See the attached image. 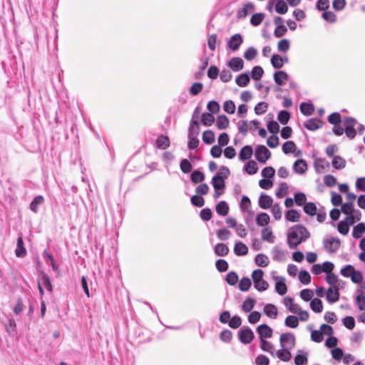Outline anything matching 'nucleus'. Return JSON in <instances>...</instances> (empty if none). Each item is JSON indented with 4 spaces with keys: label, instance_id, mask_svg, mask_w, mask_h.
Instances as JSON below:
<instances>
[{
    "label": "nucleus",
    "instance_id": "c756f323",
    "mask_svg": "<svg viewBox=\"0 0 365 365\" xmlns=\"http://www.w3.org/2000/svg\"><path fill=\"white\" fill-rule=\"evenodd\" d=\"M269 221L270 217L269 215L265 212L259 213L256 218V222L257 225L261 227L267 225Z\"/></svg>",
    "mask_w": 365,
    "mask_h": 365
},
{
    "label": "nucleus",
    "instance_id": "9d476101",
    "mask_svg": "<svg viewBox=\"0 0 365 365\" xmlns=\"http://www.w3.org/2000/svg\"><path fill=\"white\" fill-rule=\"evenodd\" d=\"M242 42L243 39L242 36L239 34H236L230 38L227 42V46L231 50L237 51L239 49Z\"/></svg>",
    "mask_w": 365,
    "mask_h": 365
},
{
    "label": "nucleus",
    "instance_id": "ddd939ff",
    "mask_svg": "<svg viewBox=\"0 0 365 365\" xmlns=\"http://www.w3.org/2000/svg\"><path fill=\"white\" fill-rule=\"evenodd\" d=\"M327 299L330 303H334L338 301L339 293L337 287H330L326 294Z\"/></svg>",
    "mask_w": 365,
    "mask_h": 365
},
{
    "label": "nucleus",
    "instance_id": "338daca9",
    "mask_svg": "<svg viewBox=\"0 0 365 365\" xmlns=\"http://www.w3.org/2000/svg\"><path fill=\"white\" fill-rule=\"evenodd\" d=\"M255 301L254 299L249 298L244 301L242 308L245 312H250L254 307Z\"/></svg>",
    "mask_w": 365,
    "mask_h": 365
},
{
    "label": "nucleus",
    "instance_id": "5701e85b",
    "mask_svg": "<svg viewBox=\"0 0 365 365\" xmlns=\"http://www.w3.org/2000/svg\"><path fill=\"white\" fill-rule=\"evenodd\" d=\"M234 252L237 256L246 255L248 252V247L242 242H237L234 246Z\"/></svg>",
    "mask_w": 365,
    "mask_h": 365
},
{
    "label": "nucleus",
    "instance_id": "49530a36",
    "mask_svg": "<svg viewBox=\"0 0 365 365\" xmlns=\"http://www.w3.org/2000/svg\"><path fill=\"white\" fill-rule=\"evenodd\" d=\"M331 163L336 169H342L346 165V161L339 155L334 156Z\"/></svg>",
    "mask_w": 365,
    "mask_h": 365
},
{
    "label": "nucleus",
    "instance_id": "a18cd8bd",
    "mask_svg": "<svg viewBox=\"0 0 365 365\" xmlns=\"http://www.w3.org/2000/svg\"><path fill=\"white\" fill-rule=\"evenodd\" d=\"M290 48V42L287 38L279 41L277 43V49L279 52L286 53Z\"/></svg>",
    "mask_w": 365,
    "mask_h": 365
},
{
    "label": "nucleus",
    "instance_id": "6ab92c4d",
    "mask_svg": "<svg viewBox=\"0 0 365 365\" xmlns=\"http://www.w3.org/2000/svg\"><path fill=\"white\" fill-rule=\"evenodd\" d=\"M253 154V149L250 145H245L240 151L239 159L242 161L249 160Z\"/></svg>",
    "mask_w": 365,
    "mask_h": 365
},
{
    "label": "nucleus",
    "instance_id": "39448f33",
    "mask_svg": "<svg viewBox=\"0 0 365 365\" xmlns=\"http://www.w3.org/2000/svg\"><path fill=\"white\" fill-rule=\"evenodd\" d=\"M238 336L240 341L244 344L250 343L254 339V333L252 330L247 327H243L239 331Z\"/></svg>",
    "mask_w": 365,
    "mask_h": 365
},
{
    "label": "nucleus",
    "instance_id": "aec40b11",
    "mask_svg": "<svg viewBox=\"0 0 365 365\" xmlns=\"http://www.w3.org/2000/svg\"><path fill=\"white\" fill-rule=\"evenodd\" d=\"M308 353L303 350H298L297 354L294 358V364L296 365H307L308 361Z\"/></svg>",
    "mask_w": 365,
    "mask_h": 365
},
{
    "label": "nucleus",
    "instance_id": "20e7f679",
    "mask_svg": "<svg viewBox=\"0 0 365 365\" xmlns=\"http://www.w3.org/2000/svg\"><path fill=\"white\" fill-rule=\"evenodd\" d=\"M281 348L293 349L295 346L296 339L293 334L283 333L279 337Z\"/></svg>",
    "mask_w": 365,
    "mask_h": 365
},
{
    "label": "nucleus",
    "instance_id": "393cba45",
    "mask_svg": "<svg viewBox=\"0 0 365 365\" xmlns=\"http://www.w3.org/2000/svg\"><path fill=\"white\" fill-rule=\"evenodd\" d=\"M15 254L17 257H23L26 255V250L24 247L22 237L20 236L17 240Z\"/></svg>",
    "mask_w": 365,
    "mask_h": 365
},
{
    "label": "nucleus",
    "instance_id": "774afa93",
    "mask_svg": "<svg viewBox=\"0 0 365 365\" xmlns=\"http://www.w3.org/2000/svg\"><path fill=\"white\" fill-rule=\"evenodd\" d=\"M257 54V50L253 47H250L244 53V58L247 61H252Z\"/></svg>",
    "mask_w": 365,
    "mask_h": 365
},
{
    "label": "nucleus",
    "instance_id": "c03bdc74",
    "mask_svg": "<svg viewBox=\"0 0 365 365\" xmlns=\"http://www.w3.org/2000/svg\"><path fill=\"white\" fill-rule=\"evenodd\" d=\"M216 125L220 130L225 129L229 125V120L224 115H219L217 118Z\"/></svg>",
    "mask_w": 365,
    "mask_h": 365
},
{
    "label": "nucleus",
    "instance_id": "2f4dec72",
    "mask_svg": "<svg viewBox=\"0 0 365 365\" xmlns=\"http://www.w3.org/2000/svg\"><path fill=\"white\" fill-rule=\"evenodd\" d=\"M314 108L312 103L304 102L300 104V111L304 115H311L314 113Z\"/></svg>",
    "mask_w": 365,
    "mask_h": 365
},
{
    "label": "nucleus",
    "instance_id": "6e6d98bb",
    "mask_svg": "<svg viewBox=\"0 0 365 365\" xmlns=\"http://www.w3.org/2000/svg\"><path fill=\"white\" fill-rule=\"evenodd\" d=\"M251 73H252V78L254 80L258 81L262 78V76L264 73V71L261 66H256L253 67Z\"/></svg>",
    "mask_w": 365,
    "mask_h": 365
},
{
    "label": "nucleus",
    "instance_id": "5fc2aeb1",
    "mask_svg": "<svg viewBox=\"0 0 365 365\" xmlns=\"http://www.w3.org/2000/svg\"><path fill=\"white\" fill-rule=\"evenodd\" d=\"M264 18V14L262 13L255 14L250 19V23L255 26H259L262 22Z\"/></svg>",
    "mask_w": 365,
    "mask_h": 365
},
{
    "label": "nucleus",
    "instance_id": "412c9836",
    "mask_svg": "<svg viewBox=\"0 0 365 365\" xmlns=\"http://www.w3.org/2000/svg\"><path fill=\"white\" fill-rule=\"evenodd\" d=\"M293 169L298 174H304L307 170V164L303 159L297 160L293 165Z\"/></svg>",
    "mask_w": 365,
    "mask_h": 365
},
{
    "label": "nucleus",
    "instance_id": "bf43d9fd",
    "mask_svg": "<svg viewBox=\"0 0 365 365\" xmlns=\"http://www.w3.org/2000/svg\"><path fill=\"white\" fill-rule=\"evenodd\" d=\"M190 178L194 183H198L204 180L205 176L202 172L195 170L191 174Z\"/></svg>",
    "mask_w": 365,
    "mask_h": 365
},
{
    "label": "nucleus",
    "instance_id": "4c0bfd02",
    "mask_svg": "<svg viewBox=\"0 0 365 365\" xmlns=\"http://www.w3.org/2000/svg\"><path fill=\"white\" fill-rule=\"evenodd\" d=\"M255 262L257 264V265L262 267H265L269 264V258L263 255V254H258L256 255Z\"/></svg>",
    "mask_w": 365,
    "mask_h": 365
},
{
    "label": "nucleus",
    "instance_id": "dca6fc26",
    "mask_svg": "<svg viewBox=\"0 0 365 365\" xmlns=\"http://www.w3.org/2000/svg\"><path fill=\"white\" fill-rule=\"evenodd\" d=\"M272 198L266 194H262L259 197V205L262 209H268L272 206Z\"/></svg>",
    "mask_w": 365,
    "mask_h": 365
},
{
    "label": "nucleus",
    "instance_id": "680f3d73",
    "mask_svg": "<svg viewBox=\"0 0 365 365\" xmlns=\"http://www.w3.org/2000/svg\"><path fill=\"white\" fill-rule=\"evenodd\" d=\"M314 297V292L309 289H304L300 292V297L306 301H310Z\"/></svg>",
    "mask_w": 365,
    "mask_h": 365
},
{
    "label": "nucleus",
    "instance_id": "e2e57ef3",
    "mask_svg": "<svg viewBox=\"0 0 365 365\" xmlns=\"http://www.w3.org/2000/svg\"><path fill=\"white\" fill-rule=\"evenodd\" d=\"M180 167L184 173H189L192 170V165L187 159H182L180 161Z\"/></svg>",
    "mask_w": 365,
    "mask_h": 365
},
{
    "label": "nucleus",
    "instance_id": "a878e982",
    "mask_svg": "<svg viewBox=\"0 0 365 365\" xmlns=\"http://www.w3.org/2000/svg\"><path fill=\"white\" fill-rule=\"evenodd\" d=\"M264 312L268 317L275 319L277 316V308L272 304H267L264 307Z\"/></svg>",
    "mask_w": 365,
    "mask_h": 365
},
{
    "label": "nucleus",
    "instance_id": "864d4df0",
    "mask_svg": "<svg viewBox=\"0 0 365 365\" xmlns=\"http://www.w3.org/2000/svg\"><path fill=\"white\" fill-rule=\"evenodd\" d=\"M251 279L248 277H243L239 283V289L242 292H247L251 287Z\"/></svg>",
    "mask_w": 365,
    "mask_h": 365
},
{
    "label": "nucleus",
    "instance_id": "a19ab883",
    "mask_svg": "<svg viewBox=\"0 0 365 365\" xmlns=\"http://www.w3.org/2000/svg\"><path fill=\"white\" fill-rule=\"evenodd\" d=\"M271 63L275 68H281L284 64V58L278 54H274L271 58Z\"/></svg>",
    "mask_w": 365,
    "mask_h": 365
},
{
    "label": "nucleus",
    "instance_id": "37998d69",
    "mask_svg": "<svg viewBox=\"0 0 365 365\" xmlns=\"http://www.w3.org/2000/svg\"><path fill=\"white\" fill-rule=\"evenodd\" d=\"M201 121L205 126H210L215 121V118L212 113H204L201 116Z\"/></svg>",
    "mask_w": 365,
    "mask_h": 365
},
{
    "label": "nucleus",
    "instance_id": "603ef678",
    "mask_svg": "<svg viewBox=\"0 0 365 365\" xmlns=\"http://www.w3.org/2000/svg\"><path fill=\"white\" fill-rule=\"evenodd\" d=\"M304 211L309 215H315L317 214V206L313 202L305 203L304 205Z\"/></svg>",
    "mask_w": 365,
    "mask_h": 365
},
{
    "label": "nucleus",
    "instance_id": "0eeeda50",
    "mask_svg": "<svg viewBox=\"0 0 365 365\" xmlns=\"http://www.w3.org/2000/svg\"><path fill=\"white\" fill-rule=\"evenodd\" d=\"M324 249L329 252H335L340 247V240L336 237L325 239L323 242Z\"/></svg>",
    "mask_w": 365,
    "mask_h": 365
},
{
    "label": "nucleus",
    "instance_id": "a211bd4d",
    "mask_svg": "<svg viewBox=\"0 0 365 365\" xmlns=\"http://www.w3.org/2000/svg\"><path fill=\"white\" fill-rule=\"evenodd\" d=\"M292 349L282 348L281 349L276 351L275 356L283 361H289L292 359V354L290 352V350Z\"/></svg>",
    "mask_w": 365,
    "mask_h": 365
},
{
    "label": "nucleus",
    "instance_id": "1a4fd4ad",
    "mask_svg": "<svg viewBox=\"0 0 365 365\" xmlns=\"http://www.w3.org/2000/svg\"><path fill=\"white\" fill-rule=\"evenodd\" d=\"M314 166L317 173H322L329 170V163L324 158H317L314 162Z\"/></svg>",
    "mask_w": 365,
    "mask_h": 365
},
{
    "label": "nucleus",
    "instance_id": "c9c22d12",
    "mask_svg": "<svg viewBox=\"0 0 365 365\" xmlns=\"http://www.w3.org/2000/svg\"><path fill=\"white\" fill-rule=\"evenodd\" d=\"M38 282H41V286L45 287L48 291H52V284L51 283L50 278L47 274L42 273L40 279L38 280Z\"/></svg>",
    "mask_w": 365,
    "mask_h": 365
},
{
    "label": "nucleus",
    "instance_id": "69168bd1",
    "mask_svg": "<svg viewBox=\"0 0 365 365\" xmlns=\"http://www.w3.org/2000/svg\"><path fill=\"white\" fill-rule=\"evenodd\" d=\"M328 121L329 123L335 125L340 124L341 121V115L339 113H332L329 117H328Z\"/></svg>",
    "mask_w": 365,
    "mask_h": 365
},
{
    "label": "nucleus",
    "instance_id": "052dcab7",
    "mask_svg": "<svg viewBox=\"0 0 365 365\" xmlns=\"http://www.w3.org/2000/svg\"><path fill=\"white\" fill-rule=\"evenodd\" d=\"M271 212L276 220H279L282 218V209L279 205L274 204L271 207Z\"/></svg>",
    "mask_w": 365,
    "mask_h": 365
},
{
    "label": "nucleus",
    "instance_id": "4d7b16f0",
    "mask_svg": "<svg viewBox=\"0 0 365 365\" xmlns=\"http://www.w3.org/2000/svg\"><path fill=\"white\" fill-rule=\"evenodd\" d=\"M299 279L304 284H308L311 282V276L306 270H302L299 273Z\"/></svg>",
    "mask_w": 365,
    "mask_h": 365
},
{
    "label": "nucleus",
    "instance_id": "09e8293b",
    "mask_svg": "<svg viewBox=\"0 0 365 365\" xmlns=\"http://www.w3.org/2000/svg\"><path fill=\"white\" fill-rule=\"evenodd\" d=\"M276 1L275 10L278 14H284L287 11L288 7L282 0H274Z\"/></svg>",
    "mask_w": 365,
    "mask_h": 365
},
{
    "label": "nucleus",
    "instance_id": "72a5a7b5",
    "mask_svg": "<svg viewBox=\"0 0 365 365\" xmlns=\"http://www.w3.org/2000/svg\"><path fill=\"white\" fill-rule=\"evenodd\" d=\"M212 184L215 190H222L225 186V180L216 175L212 178Z\"/></svg>",
    "mask_w": 365,
    "mask_h": 365
},
{
    "label": "nucleus",
    "instance_id": "473e14b6",
    "mask_svg": "<svg viewBox=\"0 0 365 365\" xmlns=\"http://www.w3.org/2000/svg\"><path fill=\"white\" fill-rule=\"evenodd\" d=\"M170 145V140L168 137L160 135L156 140V146L159 149H166Z\"/></svg>",
    "mask_w": 365,
    "mask_h": 365
},
{
    "label": "nucleus",
    "instance_id": "8fccbe9b",
    "mask_svg": "<svg viewBox=\"0 0 365 365\" xmlns=\"http://www.w3.org/2000/svg\"><path fill=\"white\" fill-rule=\"evenodd\" d=\"M296 150V145L293 141H287L282 145V151L284 154L294 153Z\"/></svg>",
    "mask_w": 365,
    "mask_h": 365
},
{
    "label": "nucleus",
    "instance_id": "3c124183",
    "mask_svg": "<svg viewBox=\"0 0 365 365\" xmlns=\"http://www.w3.org/2000/svg\"><path fill=\"white\" fill-rule=\"evenodd\" d=\"M284 324L290 328H296L299 324L298 318L293 315L288 316L285 319Z\"/></svg>",
    "mask_w": 365,
    "mask_h": 365
},
{
    "label": "nucleus",
    "instance_id": "4468645a",
    "mask_svg": "<svg viewBox=\"0 0 365 365\" xmlns=\"http://www.w3.org/2000/svg\"><path fill=\"white\" fill-rule=\"evenodd\" d=\"M274 82L279 86H283L286 84L288 81V75L286 72L283 71H279L274 73Z\"/></svg>",
    "mask_w": 365,
    "mask_h": 365
},
{
    "label": "nucleus",
    "instance_id": "6e6552de",
    "mask_svg": "<svg viewBox=\"0 0 365 365\" xmlns=\"http://www.w3.org/2000/svg\"><path fill=\"white\" fill-rule=\"evenodd\" d=\"M257 332L259 334L261 341L267 338H271L273 331L268 325L261 324L257 327Z\"/></svg>",
    "mask_w": 365,
    "mask_h": 365
},
{
    "label": "nucleus",
    "instance_id": "bb28decb",
    "mask_svg": "<svg viewBox=\"0 0 365 365\" xmlns=\"http://www.w3.org/2000/svg\"><path fill=\"white\" fill-rule=\"evenodd\" d=\"M261 235H262V239L264 241H267L268 242H273L274 240V237L273 235L272 229L269 227H265L262 230Z\"/></svg>",
    "mask_w": 365,
    "mask_h": 365
},
{
    "label": "nucleus",
    "instance_id": "b1692460",
    "mask_svg": "<svg viewBox=\"0 0 365 365\" xmlns=\"http://www.w3.org/2000/svg\"><path fill=\"white\" fill-rule=\"evenodd\" d=\"M200 133L199 122L197 120L190 121L188 137H197Z\"/></svg>",
    "mask_w": 365,
    "mask_h": 365
},
{
    "label": "nucleus",
    "instance_id": "e433bc0d",
    "mask_svg": "<svg viewBox=\"0 0 365 365\" xmlns=\"http://www.w3.org/2000/svg\"><path fill=\"white\" fill-rule=\"evenodd\" d=\"M285 218L288 221L296 222L299 221L300 215L295 210H289L286 212Z\"/></svg>",
    "mask_w": 365,
    "mask_h": 365
},
{
    "label": "nucleus",
    "instance_id": "2eb2a0df",
    "mask_svg": "<svg viewBox=\"0 0 365 365\" xmlns=\"http://www.w3.org/2000/svg\"><path fill=\"white\" fill-rule=\"evenodd\" d=\"M322 125V120L319 118H310L304 123L306 128L312 131L320 128Z\"/></svg>",
    "mask_w": 365,
    "mask_h": 365
},
{
    "label": "nucleus",
    "instance_id": "58836bf2",
    "mask_svg": "<svg viewBox=\"0 0 365 365\" xmlns=\"http://www.w3.org/2000/svg\"><path fill=\"white\" fill-rule=\"evenodd\" d=\"M44 202V198L41 195L36 196L31 202L30 209L35 213L38 210V206Z\"/></svg>",
    "mask_w": 365,
    "mask_h": 365
},
{
    "label": "nucleus",
    "instance_id": "4be33fe9",
    "mask_svg": "<svg viewBox=\"0 0 365 365\" xmlns=\"http://www.w3.org/2000/svg\"><path fill=\"white\" fill-rule=\"evenodd\" d=\"M260 348L262 351L268 352L272 356H275L276 350L274 345L271 342L267 341L266 339L261 340Z\"/></svg>",
    "mask_w": 365,
    "mask_h": 365
},
{
    "label": "nucleus",
    "instance_id": "f257e3e1",
    "mask_svg": "<svg viewBox=\"0 0 365 365\" xmlns=\"http://www.w3.org/2000/svg\"><path fill=\"white\" fill-rule=\"evenodd\" d=\"M309 232L302 225H295L287 233V243L291 249L297 247L309 237Z\"/></svg>",
    "mask_w": 365,
    "mask_h": 365
},
{
    "label": "nucleus",
    "instance_id": "c85d7f7f",
    "mask_svg": "<svg viewBox=\"0 0 365 365\" xmlns=\"http://www.w3.org/2000/svg\"><path fill=\"white\" fill-rule=\"evenodd\" d=\"M215 209L217 213L222 216L227 215L229 212V206L225 201H220L217 204Z\"/></svg>",
    "mask_w": 365,
    "mask_h": 365
},
{
    "label": "nucleus",
    "instance_id": "cd10ccee",
    "mask_svg": "<svg viewBox=\"0 0 365 365\" xmlns=\"http://www.w3.org/2000/svg\"><path fill=\"white\" fill-rule=\"evenodd\" d=\"M365 232V223L360 222L354 227L352 236L354 238L358 239Z\"/></svg>",
    "mask_w": 365,
    "mask_h": 365
},
{
    "label": "nucleus",
    "instance_id": "f704fd0d",
    "mask_svg": "<svg viewBox=\"0 0 365 365\" xmlns=\"http://www.w3.org/2000/svg\"><path fill=\"white\" fill-rule=\"evenodd\" d=\"M250 78L248 73H242L236 78V83L240 87H245L250 82Z\"/></svg>",
    "mask_w": 365,
    "mask_h": 365
},
{
    "label": "nucleus",
    "instance_id": "ea45409f",
    "mask_svg": "<svg viewBox=\"0 0 365 365\" xmlns=\"http://www.w3.org/2000/svg\"><path fill=\"white\" fill-rule=\"evenodd\" d=\"M310 307L316 313H320L323 310L322 302L318 298H314L311 301Z\"/></svg>",
    "mask_w": 365,
    "mask_h": 365
},
{
    "label": "nucleus",
    "instance_id": "423d86ee",
    "mask_svg": "<svg viewBox=\"0 0 365 365\" xmlns=\"http://www.w3.org/2000/svg\"><path fill=\"white\" fill-rule=\"evenodd\" d=\"M271 153L264 145H258L255 150V158L262 163H265L270 158Z\"/></svg>",
    "mask_w": 365,
    "mask_h": 365
},
{
    "label": "nucleus",
    "instance_id": "f8f14e48",
    "mask_svg": "<svg viewBox=\"0 0 365 365\" xmlns=\"http://www.w3.org/2000/svg\"><path fill=\"white\" fill-rule=\"evenodd\" d=\"M228 66L233 71H240L243 68L244 66V62L241 58L239 57H235L232 58L229 62H228Z\"/></svg>",
    "mask_w": 365,
    "mask_h": 365
},
{
    "label": "nucleus",
    "instance_id": "79ce46f5",
    "mask_svg": "<svg viewBox=\"0 0 365 365\" xmlns=\"http://www.w3.org/2000/svg\"><path fill=\"white\" fill-rule=\"evenodd\" d=\"M246 173H247L250 175L255 174L258 170V167L254 160H250L244 168Z\"/></svg>",
    "mask_w": 365,
    "mask_h": 365
},
{
    "label": "nucleus",
    "instance_id": "7c9ffc66",
    "mask_svg": "<svg viewBox=\"0 0 365 365\" xmlns=\"http://www.w3.org/2000/svg\"><path fill=\"white\" fill-rule=\"evenodd\" d=\"M215 253L217 256H226L229 252L228 247L222 243H218L215 245L214 249Z\"/></svg>",
    "mask_w": 365,
    "mask_h": 365
},
{
    "label": "nucleus",
    "instance_id": "13d9d810",
    "mask_svg": "<svg viewBox=\"0 0 365 365\" xmlns=\"http://www.w3.org/2000/svg\"><path fill=\"white\" fill-rule=\"evenodd\" d=\"M288 192V186L286 182H281L279 184V188L276 191V195L277 197L280 198L286 195Z\"/></svg>",
    "mask_w": 365,
    "mask_h": 365
},
{
    "label": "nucleus",
    "instance_id": "de8ad7c7",
    "mask_svg": "<svg viewBox=\"0 0 365 365\" xmlns=\"http://www.w3.org/2000/svg\"><path fill=\"white\" fill-rule=\"evenodd\" d=\"M202 140L206 144H212L215 140L214 133L211 130H205L202 134Z\"/></svg>",
    "mask_w": 365,
    "mask_h": 365
},
{
    "label": "nucleus",
    "instance_id": "f03ea898",
    "mask_svg": "<svg viewBox=\"0 0 365 365\" xmlns=\"http://www.w3.org/2000/svg\"><path fill=\"white\" fill-rule=\"evenodd\" d=\"M263 276L264 272L260 269H255L252 273L254 287L259 292H264L269 287V284L263 279Z\"/></svg>",
    "mask_w": 365,
    "mask_h": 365
},
{
    "label": "nucleus",
    "instance_id": "0e129e2a",
    "mask_svg": "<svg viewBox=\"0 0 365 365\" xmlns=\"http://www.w3.org/2000/svg\"><path fill=\"white\" fill-rule=\"evenodd\" d=\"M341 212L346 215H351L354 212V205L351 202H347L341 205Z\"/></svg>",
    "mask_w": 365,
    "mask_h": 365
},
{
    "label": "nucleus",
    "instance_id": "f3484780",
    "mask_svg": "<svg viewBox=\"0 0 365 365\" xmlns=\"http://www.w3.org/2000/svg\"><path fill=\"white\" fill-rule=\"evenodd\" d=\"M255 9V6L252 3H247L244 5L242 10L238 11L237 17L239 19L245 18L249 14L252 13Z\"/></svg>",
    "mask_w": 365,
    "mask_h": 365
},
{
    "label": "nucleus",
    "instance_id": "7ed1b4c3",
    "mask_svg": "<svg viewBox=\"0 0 365 365\" xmlns=\"http://www.w3.org/2000/svg\"><path fill=\"white\" fill-rule=\"evenodd\" d=\"M358 124L356 120L351 117H346L343 120L346 135L349 139H353L356 135L355 126Z\"/></svg>",
    "mask_w": 365,
    "mask_h": 365
},
{
    "label": "nucleus",
    "instance_id": "9b49d317",
    "mask_svg": "<svg viewBox=\"0 0 365 365\" xmlns=\"http://www.w3.org/2000/svg\"><path fill=\"white\" fill-rule=\"evenodd\" d=\"M275 279L277 280L275 283V289L276 292L279 295H284L287 293V288L285 284V279L282 277H276Z\"/></svg>",
    "mask_w": 365,
    "mask_h": 365
}]
</instances>
